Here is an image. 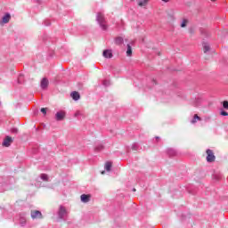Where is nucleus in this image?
I'll list each match as a JSON object with an SVG mask.
<instances>
[{
  "instance_id": "18",
  "label": "nucleus",
  "mask_w": 228,
  "mask_h": 228,
  "mask_svg": "<svg viewBox=\"0 0 228 228\" xmlns=\"http://www.w3.org/2000/svg\"><path fill=\"white\" fill-rule=\"evenodd\" d=\"M126 55L127 56H133V48L131 47V45H127Z\"/></svg>"
},
{
  "instance_id": "26",
  "label": "nucleus",
  "mask_w": 228,
  "mask_h": 228,
  "mask_svg": "<svg viewBox=\"0 0 228 228\" xmlns=\"http://www.w3.org/2000/svg\"><path fill=\"white\" fill-rule=\"evenodd\" d=\"M223 108H224V110H228V102L227 101H224L223 102Z\"/></svg>"
},
{
  "instance_id": "16",
  "label": "nucleus",
  "mask_w": 228,
  "mask_h": 228,
  "mask_svg": "<svg viewBox=\"0 0 228 228\" xmlns=\"http://www.w3.org/2000/svg\"><path fill=\"white\" fill-rule=\"evenodd\" d=\"M197 120H199L200 122V120H202V118L200 117H199V115L195 114L193 116L192 120L191 121V124H197Z\"/></svg>"
},
{
  "instance_id": "20",
  "label": "nucleus",
  "mask_w": 228,
  "mask_h": 228,
  "mask_svg": "<svg viewBox=\"0 0 228 228\" xmlns=\"http://www.w3.org/2000/svg\"><path fill=\"white\" fill-rule=\"evenodd\" d=\"M102 149H104V146L102 144H100V145L95 147L94 151L96 152H101V151H102Z\"/></svg>"
},
{
  "instance_id": "6",
  "label": "nucleus",
  "mask_w": 228,
  "mask_h": 228,
  "mask_svg": "<svg viewBox=\"0 0 228 228\" xmlns=\"http://www.w3.org/2000/svg\"><path fill=\"white\" fill-rule=\"evenodd\" d=\"M12 19V15L9 12H6L5 15L2 18L0 21L1 24H8Z\"/></svg>"
},
{
  "instance_id": "1",
  "label": "nucleus",
  "mask_w": 228,
  "mask_h": 228,
  "mask_svg": "<svg viewBox=\"0 0 228 228\" xmlns=\"http://www.w3.org/2000/svg\"><path fill=\"white\" fill-rule=\"evenodd\" d=\"M96 20L100 26V28L106 31L108 29V21H106V18L104 17V14L102 12H98L96 15Z\"/></svg>"
},
{
  "instance_id": "21",
  "label": "nucleus",
  "mask_w": 228,
  "mask_h": 228,
  "mask_svg": "<svg viewBox=\"0 0 228 228\" xmlns=\"http://www.w3.org/2000/svg\"><path fill=\"white\" fill-rule=\"evenodd\" d=\"M105 170H107V172H110V170H111V162H106Z\"/></svg>"
},
{
  "instance_id": "22",
  "label": "nucleus",
  "mask_w": 228,
  "mask_h": 228,
  "mask_svg": "<svg viewBox=\"0 0 228 228\" xmlns=\"http://www.w3.org/2000/svg\"><path fill=\"white\" fill-rule=\"evenodd\" d=\"M42 181H49V176L46 174H41Z\"/></svg>"
},
{
  "instance_id": "28",
  "label": "nucleus",
  "mask_w": 228,
  "mask_h": 228,
  "mask_svg": "<svg viewBox=\"0 0 228 228\" xmlns=\"http://www.w3.org/2000/svg\"><path fill=\"white\" fill-rule=\"evenodd\" d=\"M11 133H13L14 134H17V133H19V129H17V128H12V129H11Z\"/></svg>"
},
{
  "instance_id": "34",
  "label": "nucleus",
  "mask_w": 228,
  "mask_h": 228,
  "mask_svg": "<svg viewBox=\"0 0 228 228\" xmlns=\"http://www.w3.org/2000/svg\"><path fill=\"white\" fill-rule=\"evenodd\" d=\"M156 140H157V142H159V137L157 136V137H156Z\"/></svg>"
},
{
  "instance_id": "11",
  "label": "nucleus",
  "mask_w": 228,
  "mask_h": 228,
  "mask_svg": "<svg viewBox=\"0 0 228 228\" xmlns=\"http://www.w3.org/2000/svg\"><path fill=\"white\" fill-rule=\"evenodd\" d=\"M202 102V99L200 98H196L192 101V106H194L195 108H199V106H200V103Z\"/></svg>"
},
{
  "instance_id": "5",
  "label": "nucleus",
  "mask_w": 228,
  "mask_h": 228,
  "mask_svg": "<svg viewBox=\"0 0 228 228\" xmlns=\"http://www.w3.org/2000/svg\"><path fill=\"white\" fill-rule=\"evenodd\" d=\"M12 143H13V139H12V137H10V136H6L4 139L3 146L4 147H10L12 145Z\"/></svg>"
},
{
  "instance_id": "32",
  "label": "nucleus",
  "mask_w": 228,
  "mask_h": 228,
  "mask_svg": "<svg viewBox=\"0 0 228 228\" xmlns=\"http://www.w3.org/2000/svg\"><path fill=\"white\" fill-rule=\"evenodd\" d=\"M45 26H51V21L45 20Z\"/></svg>"
},
{
  "instance_id": "24",
  "label": "nucleus",
  "mask_w": 228,
  "mask_h": 228,
  "mask_svg": "<svg viewBox=\"0 0 228 228\" xmlns=\"http://www.w3.org/2000/svg\"><path fill=\"white\" fill-rule=\"evenodd\" d=\"M214 179H215L216 181H220V179H222V175H220V174H215V175H214Z\"/></svg>"
},
{
  "instance_id": "17",
  "label": "nucleus",
  "mask_w": 228,
  "mask_h": 228,
  "mask_svg": "<svg viewBox=\"0 0 228 228\" xmlns=\"http://www.w3.org/2000/svg\"><path fill=\"white\" fill-rule=\"evenodd\" d=\"M210 49H211V47L209 46V44L203 43V51H204L205 53L209 52Z\"/></svg>"
},
{
  "instance_id": "15",
  "label": "nucleus",
  "mask_w": 228,
  "mask_h": 228,
  "mask_svg": "<svg viewBox=\"0 0 228 228\" xmlns=\"http://www.w3.org/2000/svg\"><path fill=\"white\" fill-rule=\"evenodd\" d=\"M20 224L22 226L26 225V217L24 216V214L20 215Z\"/></svg>"
},
{
  "instance_id": "14",
  "label": "nucleus",
  "mask_w": 228,
  "mask_h": 228,
  "mask_svg": "<svg viewBox=\"0 0 228 228\" xmlns=\"http://www.w3.org/2000/svg\"><path fill=\"white\" fill-rule=\"evenodd\" d=\"M147 4H149V0H140L138 2V6H141V7H145L147 6Z\"/></svg>"
},
{
  "instance_id": "38",
  "label": "nucleus",
  "mask_w": 228,
  "mask_h": 228,
  "mask_svg": "<svg viewBox=\"0 0 228 228\" xmlns=\"http://www.w3.org/2000/svg\"><path fill=\"white\" fill-rule=\"evenodd\" d=\"M131 1H134V0H131Z\"/></svg>"
},
{
  "instance_id": "30",
  "label": "nucleus",
  "mask_w": 228,
  "mask_h": 228,
  "mask_svg": "<svg viewBox=\"0 0 228 228\" xmlns=\"http://www.w3.org/2000/svg\"><path fill=\"white\" fill-rule=\"evenodd\" d=\"M221 115H222L223 117H228L227 111H224V110L221 111Z\"/></svg>"
},
{
  "instance_id": "36",
  "label": "nucleus",
  "mask_w": 228,
  "mask_h": 228,
  "mask_svg": "<svg viewBox=\"0 0 228 228\" xmlns=\"http://www.w3.org/2000/svg\"><path fill=\"white\" fill-rule=\"evenodd\" d=\"M102 174H104V171H102Z\"/></svg>"
},
{
  "instance_id": "7",
  "label": "nucleus",
  "mask_w": 228,
  "mask_h": 228,
  "mask_svg": "<svg viewBox=\"0 0 228 228\" xmlns=\"http://www.w3.org/2000/svg\"><path fill=\"white\" fill-rule=\"evenodd\" d=\"M65 115H66V113L63 110L58 111L55 114V119L60 122L65 118Z\"/></svg>"
},
{
  "instance_id": "3",
  "label": "nucleus",
  "mask_w": 228,
  "mask_h": 228,
  "mask_svg": "<svg viewBox=\"0 0 228 228\" xmlns=\"http://www.w3.org/2000/svg\"><path fill=\"white\" fill-rule=\"evenodd\" d=\"M206 153H207L208 163L215 162V159H216V157L215 156V152H213V150L208 149Z\"/></svg>"
},
{
  "instance_id": "2",
  "label": "nucleus",
  "mask_w": 228,
  "mask_h": 228,
  "mask_svg": "<svg viewBox=\"0 0 228 228\" xmlns=\"http://www.w3.org/2000/svg\"><path fill=\"white\" fill-rule=\"evenodd\" d=\"M69 216V212L67 211V208L63 206L59 207L58 210V216L61 220H65L67 216Z\"/></svg>"
},
{
  "instance_id": "29",
  "label": "nucleus",
  "mask_w": 228,
  "mask_h": 228,
  "mask_svg": "<svg viewBox=\"0 0 228 228\" xmlns=\"http://www.w3.org/2000/svg\"><path fill=\"white\" fill-rule=\"evenodd\" d=\"M41 112H43L44 115L47 114V109L46 108H42Z\"/></svg>"
},
{
  "instance_id": "25",
  "label": "nucleus",
  "mask_w": 228,
  "mask_h": 228,
  "mask_svg": "<svg viewBox=\"0 0 228 228\" xmlns=\"http://www.w3.org/2000/svg\"><path fill=\"white\" fill-rule=\"evenodd\" d=\"M102 85L103 86H110V80H103Z\"/></svg>"
},
{
  "instance_id": "31",
  "label": "nucleus",
  "mask_w": 228,
  "mask_h": 228,
  "mask_svg": "<svg viewBox=\"0 0 228 228\" xmlns=\"http://www.w3.org/2000/svg\"><path fill=\"white\" fill-rule=\"evenodd\" d=\"M22 77H23L22 75H20V76H19V77H18V82H19V83H22Z\"/></svg>"
},
{
  "instance_id": "19",
  "label": "nucleus",
  "mask_w": 228,
  "mask_h": 228,
  "mask_svg": "<svg viewBox=\"0 0 228 228\" xmlns=\"http://www.w3.org/2000/svg\"><path fill=\"white\" fill-rule=\"evenodd\" d=\"M181 28H186V26H188V20L183 19L181 22Z\"/></svg>"
},
{
  "instance_id": "27",
  "label": "nucleus",
  "mask_w": 228,
  "mask_h": 228,
  "mask_svg": "<svg viewBox=\"0 0 228 228\" xmlns=\"http://www.w3.org/2000/svg\"><path fill=\"white\" fill-rule=\"evenodd\" d=\"M132 151H138V144L134 143V144L132 145Z\"/></svg>"
},
{
  "instance_id": "4",
  "label": "nucleus",
  "mask_w": 228,
  "mask_h": 228,
  "mask_svg": "<svg viewBox=\"0 0 228 228\" xmlns=\"http://www.w3.org/2000/svg\"><path fill=\"white\" fill-rule=\"evenodd\" d=\"M30 216L33 220L37 218H39V219L44 218V216H42V212H40L39 210H31Z\"/></svg>"
},
{
  "instance_id": "35",
  "label": "nucleus",
  "mask_w": 228,
  "mask_h": 228,
  "mask_svg": "<svg viewBox=\"0 0 228 228\" xmlns=\"http://www.w3.org/2000/svg\"><path fill=\"white\" fill-rule=\"evenodd\" d=\"M133 191H136V189H133Z\"/></svg>"
},
{
  "instance_id": "12",
  "label": "nucleus",
  "mask_w": 228,
  "mask_h": 228,
  "mask_svg": "<svg viewBox=\"0 0 228 228\" xmlns=\"http://www.w3.org/2000/svg\"><path fill=\"white\" fill-rule=\"evenodd\" d=\"M102 54L104 58H113V53H111V50H104Z\"/></svg>"
},
{
  "instance_id": "23",
  "label": "nucleus",
  "mask_w": 228,
  "mask_h": 228,
  "mask_svg": "<svg viewBox=\"0 0 228 228\" xmlns=\"http://www.w3.org/2000/svg\"><path fill=\"white\" fill-rule=\"evenodd\" d=\"M167 154H168V156H175V151H174L173 149H169L168 151H167Z\"/></svg>"
},
{
  "instance_id": "10",
  "label": "nucleus",
  "mask_w": 228,
  "mask_h": 228,
  "mask_svg": "<svg viewBox=\"0 0 228 228\" xmlns=\"http://www.w3.org/2000/svg\"><path fill=\"white\" fill-rule=\"evenodd\" d=\"M80 199H81V201L86 204V202H90V195H88V194H82L80 196Z\"/></svg>"
},
{
  "instance_id": "13",
  "label": "nucleus",
  "mask_w": 228,
  "mask_h": 228,
  "mask_svg": "<svg viewBox=\"0 0 228 228\" xmlns=\"http://www.w3.org/2000/svg\"><path fill=\"white\" fill-rule=\"evenodd\" d=\"M116 45H122L124 44V38L122 37H118L115 38Z\"/></svg>"
},
{
  "instance_id": "37",
  "label": "nucleus",
  "mask_w": 228,
  "mask_h": 228,
  "mask_svg": "<svg viewBox=\"0 0 228 228\" xmlns=\"http://www.w3.org/2000/svg\"><path fill=\"white\" fill-rule=\"evenodd\" d=\"M211 1H216V0H211Z\"/></svg>"
},
{
  "instance_id": "33",
  "label": "nucleus",
  "mask_w": 228,
  "mask_h": 228,
  "mask_svg": "<svg viewBox=\"0 0 228 228\" xmlns=\"http://www.w3.org/2000/svg\"><path fill=\"white\" fill-rule=\"evenodd\" d=\"M164 3H168L170 0H162Z\"/></svg>"
},
{
  "instance_id": "9",
  "label": "nucleus",
  "mask_w": 228,
  "mask_h": 228,
  "mask_svg": "<svg viewBox=\"0 0 228 228\" xmlns=\"http://www.w3.org/2000/svg\"><path fill=\"white\" fill-rule=\"evenodd\" d=\"M70 96L72 97L73 101H79V99H81V95L77 91L72 92Z\"/></svg>"
},
{
  "instance_id": "8",
  "label": "nucleus",
  "mask_w": 228,
  "mask_h": 228,
  "mask_svg": "<svg viewBox=\"0 0 228 228\" xmlns=\"http://www.w3.org/2000/svg\"><path fill=\"white\" fill-rule=\"evenodd\" d=\"M47 86H49V80L47 78L44 77L41 80V88L43 90H45L47 88Z\"/></svg>"
}]
</instances>
